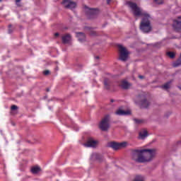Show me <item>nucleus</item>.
<instances>
[{
  "mask_svg": "<svg viewBox=\"0 0 181 181\" xmlns=\"http://www.w3.org/2000/svg\"><path fill=\"white\" fill-rule=\"evenodd\" d=\"M158 155V149L153 148H144V163H149L156 158Z\"/></svg>",
  "mask_w": 181,
  "mask_h": 181,
  "instance_id": "1",
  "label": "nucleus"
},
{
  "mask_svg": "<svg viewBox=\"0 0 181 181\" xmlns=\"http://www.w3.org/2000/svg\"><path fill=\"white\" fill-rule=\"evenodd\" d=\"M127 5L129 6V8H132L133 15H134V16H144V18H149V14L142 11V9H141V8H139L136 3L132 1H127Z\"/></svg>",
  "mask_w": 181,
  "mask_h": 181,
  "instance_id": "2",
  "label": "nucleus"
},
{
  "mask_svg": "<svg viewBox=\"0 0 181 181\" xmlns=\"http://www.w3.org/2000/svg\"><path fill=\"white\" fill-rule=\"evenodd\" d=\"M140 29L144 33H149L152 31V25H151V16L148 14V17H144L140 23Z\"/></svg>",
  "mask_w": 181,
  "mask_h": 181,
  "instance_id": "3",
  "label": "nucleus"
},
{
  "mask_svg": "<svg viewBox=\"0 0 181 181\" xmlns=\"http://www.w3.org/2000/svg\"><path fill=\"white\" fill-rule=\"evenodd\" d=\"M131 156L136 163H144V148L132 150Z\"/></svg>",
  "mask_w": 181,
  "mask_h": 181,
  "instance_id": "4",
  "label": "nucleus"
},
{
  "mask_svg": "<svg viewBox=\"0 0 181 181\" xmlns=\"http://www.w3.org/2000/svg\"><path fill=\"white\" fill-rule=\"evenodd\" d=\"M137 104H139L141 108H148L149 105H151V103L146 100V97L145 96V93H141L136 97Z\"/></svg>",
  "mask_w": 181,
  "mask_h": 181,
  "instance_id": "5",
  "label": "nucleus"
},
{
  "mask_svg": "<svg viewBox=\"0 0 181 181\" xmlns=\"http://www.w3.org/2000/svg\"><path fill=\"white\" fill-rule=\"evenodd\" d=\"M117 47L119 52V60H122V62H127V60H128V56L129 54V52H128L127 48L122 45H117Z\"/></svg>",
  "mask_w": 181,
  "mask_h": 181,
  "instance_id": "6",
  "label": "nucleus"
},
{
  "mask_svg": "<svg viewBox=\"0 0 181 181\" xmlns=\"http://www.w3.org/2000/svg\"><path fill=\"white\" fill-rule=\"evenodd\" d=\"M99 128L101 131H108L110 129V115H105L99 123Z\"/></svg>",
  "mask_w": 181,
  "mask_h": 181,
  "instance_id": "7",
  "label": "nucleus"
},
{
  "mask_svg": "<svg viewBox=\"0 0 181 181\" xmlns=\"http://www.w3.org/2000/svg\"><path fill=\"white\" fill-rule=\"evenodd\" d=\"M62 5L65 9H74L77 6L76 2L72 0H62Z\"/></svg>",
  "mask_w": 181,
  "mask_h": 181,
  "instance_id": "8",
  "label": "nucleus"
},
{
  "mask_svg": "<svg viewBox=\"0 0 181 181\" xmlns=\"http://www.w3.org/2000/svg\"><path fill=\"white\" fill-rule=\"evenodd\" d=\"M97 145H98V141L89 139L84 144V146H86V148H96Z\"/></svg>",
  "mask_w": 181,
  "mask_h": 181,
  "instance_id": "9",
  "label": "nucleus"
},
{
  "mask_svg": "<svg viewBox=\"0 0 181 181\" xmlns=\"http://www.w3.org/2000/svg\"><path fill=\"white\" fill-rule=\"evenodd\" d=\"M62 43L64 45H69L71 42V34L66 33L62 37Z\"/></svg>",
  "mask_w": 181,
  "mask_h": 181,
  "instance_id": "10",
  "label": "nucleus"
},
{
  "mask_svg": "<svg viewBox=\"0 0 181 181\" xmlns=\"http://www.w3.org/2000/svg\"><path fill=\"white\" fill-rule=\"evenodd\" d=\"M173 27L175 30H180L181 29V16L178 17L174 21Z\"/></svg>",
  "mask_w": 181,
  "mask_h": 181,
  "instance_id": "11",
  "label": "nucleus"
},
{
  "mask_svg": "<svg viewBox=\"0 0 181 181\" xmlns=\"http://www.w3.org/2000/svg\"><path fill=\"white\" fill-rule=\"evenodd\" d=\"M116 115H130L131 110H123L122 109H118L115 112Z\"/></svg>",
  "mask_w": 181,
  "mask_h": 181,
  "instance_id": "12",
  "label": "nucleus"
},
{
  "mask_svg": "<svg viewBox=\"0 0 181 181\" xmlns=\"http://www.w3.org/2000/svg\"><path fill=\"white\" fill-rule=\"evenodd\" d=\"M148 130L146 129H143L140 131L139 134V139H145L148 136Z\"/></svg>",
  "mask_w": 181,
  "mask_h": 181,
  "instance_id": "13",
  "label": "nucleus"
},
{
  "mask_svg": "<svg viewBox=\"0 0 181 181\" xmlns=\"http://www.w3.org/2000/svg\"><path fill=\"white\" fill-rule=\"evenodd\" d=\"M98 13H100V11L98 9H95V8L89 9L88 15L90 18H94L95 16H97Z\"/></svg>",
  "mask_w": 181,
  "mask_h": 181,
  "instance_id": "14",
  "label": "nucleus"
},
{
  "mask_svg": "<svg viewBox=\"0 0 181 181\" xmlns=\"http://www.w3.org/2000/svg\"><path fill=\"white\" fill-rule=\"evenodd\" d=\"M91 159L94 160V159H97L98 162L101 163L104 160V157L103 156L98 154V153H93L91 156Z\"/></svg>",
  "mask_w": 181,
  "mask_h": 181,
  "instance_id": "15",
  "label": "nucleus"
},
{
  "mask_svg": "<svg viewBox=\"0 0 181 181\" xmlns=\"http://www.w3.org/2000/svg\"><path fill=\"white\" fill-rule=\"evenodd\" d=\"M76 36L81 43H83V42H86V35L84 33H77Z\"/></svg>",
  "mask_w": 181,
  "mask_h": 181,
  "instance_id": "16",
  "label": "nucleus"
},
{
  "mask_svg": "<svg viewBox=\"0 0 181 181\" xmlns=\"http://www.w3.org/2000/svg\"><path fill=\"white\" fill-rule=\"evenodd\" d=\"M18 106L16 105H11L10 114H11V115H16V114H18Z\"/></svg>",
  "mask_w": 181,
  "mask_h": 181,
  "instance_id": "17",
  "label": "nucleus"
},
{
  "mask_svg": "<svg viewBox=\"0 0 181 181\" xmlns=\"http://www.w3.org/2000/svg\"><path fill=\"white\" fill-rule=\"evenodd\" d=\"M108 146H110V148H112V149L115 150L119 149V143L110 142L108 144Z\"/></svg>",
  "mask_w": 181,
  "mask_h": 181,
  "instance_id": "18",
  "label": "nucleus"
},
{
  "mask_svg": "<svg viewBox=\"0 0 181 181\" xmlns=\"http://www.w3.org/2000/svg\"><path fill=\"white\" fill-rule=\"evenodd\" d=\"M120 86L124 90H127V88L131 87V83H128L127 81H122Z\"/></svg>",
  "mask_w": 181,
  "mask_h": 181,
  "instance_id": "19",
  "label": "nucleus"
},
{
  "mask_svg": "<svg viewBox=\"0 0 181 181\" xmlns=\"http://www.w3.org/2000/svg\"><path fill=\"white\" fill-rule=\"evenodd\" d=\"M104 86L106 90H110V88H111V81H109V79L105 78L104 80Z\"/></svg>",
  "mask_w": 181,
  "mask_h": 181,
  "instance_id": "20",
  "label": "nucleus"
},
{
  "mask_svg": "<svg viewBox=\"0 0 181 181\" xmlns=\"http://www.w3.org/2000/svg\"><path fill=\"white\" fill-rule=\"evenodd\" d=\"M40 170H42V169H40V167L39 166H35L31 168V172L32 173H33V175H37V173H39Z\"/></svg>",
  "mask_w": 181,
  "mask_h": 181,
  "instance_id": "21",
  "label": "nucleus"
},
{
  "mask_svg": "<svg viewBox=\"0 0 181 181\" xmlns=\"http://www.w3.org/2000/svg\"><path fill=\"white\" fill-rule=\"evenodd\" d=\"M173 67H179V66H181V54L180 57L173 64Z\"/></svg>",
  "mask_w": 181,
  "mask_h": 181,
  "instance_id": "22",
  "label": "nucleus"
},
{
  "mask_svg": "<svg viewBox=\"0 0 181 181\" xmlns=\"http://www.w3.org/2000/svg\"><path fill=\"white\" fill-rule=\"evenodd\" d=\"M127 146H128L127 141H122L121 143H119V149H122V148H127Z\"/></svg>",
  "mask_w": 181,
  "mask_h": 181,
  "instance_id": "23",
  "label": "nucleus"
},
{
  "mask_svg": "<svg viewBox=\"0 0 181 181\" xmlns=\"http://www.w3.org/2000/svg\"><path fill=\"white\" fill-rule=\"evenodd\" d=\"M166 0H153L154 4H156V5H163Z\"/></svg>",
  "mask_w": 181,
  "mask_h": 181,
  "instance_id": "24",
  "label": "nucleus"
},
{
  "mask_svg": "<svg viewBox=\"0 0 181 181\" xmlns=\"http://www.w3.org/2000/svg\"><path fill=\"white\" fill-rule=\"evenodd\" d=\"M162 87L163 88H164V90H168V88H170V82L166 83Z\"/></svg>",
  "mask_w": 181,
  "mask_h": 181,
  "instance_id": "25",
  "label": "nucleus"
},
{
  "mask_svg": "<svg viewBox=\"0 0 181 181\" xmlns=\"http://www.w3.org/2000/svg\"><path fill=\"white\" fill-rule=\"evenodd\" d=\"M167 54L168 57H170V59H173L175 56V52H168Z\"/></svg>",
  "mask_w": 181,
  "mask_h": 181,
  "instance_id": "26",
  "label": "nucleus"
},
{
  "mask_svg": "<svg viewBox=\"0 0 181 181\" xmlns=\"http://www.w3.org/2000/svg\"><path fill=\"white\" fill-rule=\"evenodd\" d=\"M134 122H136V124H142V122H144V120L139 119H134Z\"/></svg>",
  "mask_w": 181,
  "mask_h": 181,
  "instance_id": "27",
  "label": "nucleus"
},
{
  "mask_svg": "<svg viewBox=\"0 0 181 181\" xmlns=\"http://www.w3.org/2000/svg\"><path fill=\"white\" fill-rule=\"evenodd\" d=\"M43 74H44V76H49V74H50V71L45 70L43 71Z\"/></svg>",
  "mask_w": 181,
  "mask_h": 181,
  "instance_id": "28",
  "label": "nucleus"
},
{
  "mask_svg": "<svg viewBox=\"0 0 181 181\" xmlns=\"http://www.w3.org/2000/svg\"><path fill=\"white\" fill-rule=\"evenodd\" d=\"M90 36H97L98 35L97 32H95V31H90Z\"/></svg>",
  "mask_w": 181,
  "mask_h": 181,
  "instance_id": "29",
  "label": "nucleus"
},
{
  "mask_svg": "<svg viewBox=\"0 0 181 181\" xmlns=\"http://www.w3.org/2000/svg\"><path fill=\"white\" fill-rule=\"evenodd\" d=\"M12 25H8V33H12L13 30L11 29Z\"/></svg>",
  "mask_w": 181,
  "mask_h": 181,
  "instance_id": "30",
  "label": "nucleus"
},
{
  "mask_svg": "<svg viewBox=\"0 0 181 181\" xmlns=\"http://www.w3.org/2000/svg\"><path fill=\"white\" fill-rule=\"evenodd\" d=\"M19 2H21V0H16V4L18 5V6H21V4H19Z\"/></svg>",
  "mask_w": 181,
  "mask_h": 181,
  "instance_id": "31",
  "label": "nucleus"
},
{
  "mask_svg": "<svg viewBox=\"0 0 181 181\" xmlns=\"http://www.w3.org/2000/svg\"><path fill=\"white\" fill-rule=\"evenodd\" d=\"M139 78H140V80H144V78H145V76L142 75H139Z\"/></svg>",
  "mask_w": 181,
  "mask_h": 181,
  "instance_id": "32",
  "label": "nucleus"
},
{
  "mask_svg": "<svg viewBox=\"0 0 181 181\" xmlns=\"http://www.w3.org/2000/svg\"><path fill=\"white\" fill-rule=\"evenodd\" d=\"M59 33H56L55 34H54V36L56 37H57V36H59Z\"/></svg>",
  "mask_w": 181,
  "mask_h": 181,
  "instance_id": "33",
  "label": "nucleus"
},
{
  "mask_svg": "<svg viewBox=\"0 0 181 181\" xmlns=\"http://www.w3.org/2000/svg\"><path fill=\"white\" fill-rule=\"evenodd\" d=\"M95 59H96L97 60H98V59H100V57H95Z\"/></svg>",
  "mask_w": 181,
  "mask_h": 181,
  "instance_id": "34",
  "label": "nucleus"
},
{
  "mask_svg": "<svg viewBox=\"0 0 181 181\" xmlns=\"http://www.w3.org/2000/svg\"><path fill=\"white\" fill-rule=\"evenodd\" d=\"M107 4H110L111 2V0H107Z\"/></svg>",
  "mask_w": 181,
  "mask_h": 181,
  "instance_id": "35",
  "label": "nucleus"
},
{
  "mask_svg": "<svg viewBox=\"0 0 181 181\" xmlns=\"http://www.w3.org/2000/svg\"><path fill=\"white\" fill-rule=\"evenodd\" d=\"M110 101H111V103H114V100L113 99H112Z\"/></svg>",
  "mask_w": 181,
  "mask_h": 181,
  "instance_id": "36",
  "label": "nucleus"
},
{
  "mask_svg": "<svg viewBox=\"0 0 181 181\" xmlns=\"http://www.w3.org/2000/svg\"><path fill=\"white\" fill-rule=\"evenodd\" d=\"M177 144H181V141H177Z\"/></svg>",
  "mask_w": 181,
  "mask_h": 181,
  "instance_id": "37",
  "label": "nucleus"
},
{
  "mask_svg": "<svg viewBox=\"0 0 181 181\" xmlns=\"http://www.w3.org/2000/svg\"><path fill=\"white\" fill-rule=\"evenodd\" d=\"M158 45H159V43L156 44V46H158Z\"/></svg>",
  "mask_w": 181,
  "mask_h": 181,
  "instance_id": "38",
  "label": "nucleus"
},
{
  "mask_svg": "<svg viewBox=\"0 0 181 181\" xmlns=\"http://www.w3.org/2000/svg\"><path fill=\"white\" fill-rule=\"evenodd\" d=\"M47 91H49V89H47Z\"/></svg>",
  "mask_w": 181,
  "mask_h": 181,
  "instance_id": "39",
  "label": "nucleus"
},
{
  "mask_svg": "<svg viewBox=\"0 0 181 181\" xmlns=\"http://www.w3.org/2000/svg\"><path fill=\"white\" fill-rule=\"evenodd\" d=\"M0 2H2V0H0Z\"/></svg>",
  "mask_w": 181,
  "mask_h": 181,
  "instance_id": "40",
  "label": "nucleus"
}]
</instances>
